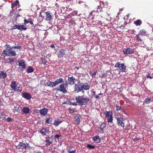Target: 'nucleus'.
I'll return each instance as SVG.
<instances>
[{"instance_id": "1", "label": "nucleus", "mask_w": 153, "mask_h": 153, "mask_svg": "<svg viewBox=\"0 0 153 153\" xmlns=\"http://www.w3.org/2000/svg\"><path fill=\"white\" fill-rule=\"evenodd\" d=\"M75 100L79 105H86L89 100L88 98L84 97L83 96H76Z\"/></svg>"}, {"instance_id": "2", "label": "nucleus", "mask_w": 153, "mask_h": 153, "mask_svg": "<svg viewBox=\"0 0 153 153\" xmlns=\"http://www.w3.org/2000/svg\"><path fill=\"white\" fill-rule=\"evenodd\" d=\"M104 113L105 116L106 118H108V122L109 123L112 124V121H113V117H112V111H105Z\"/></svg>"}, {"instance_id": "3", "label": "nucleus", "mask_w": 153, "mask_h": 153, "mask_svg": "<svg viewBox=\"0 0 153 153\" xmlns=\"http://www.w3.org/2000/svg\"><path fill=\"white\" fill-rule=\"evenodd\" d=\"M94 6L95 7H97V12H99L102 10V8L101 6V2L99 0H97L94 1Z\"/></svg>"}, {"instance_id": "4", "label": "nucleus", "mask_w": 153, "mask_h": 153, "mask_svg": "<svg viewBox=\"0 0 153 153\" xmlns=\"http://www.w3.org/2000/svg\"><path fill=\"white\" fill-rule=\"evenodd\" d=\"M114 67L116 68H118L122 72H126V66L124 63L121 64L119 62H117L115 65Z\"/></svg>"}, {"instance_id": "5", "label": "nucleus", "mask_w": 153, "mask_h": 153, "mask_svg": "<svg viewBox=\"0 0 153 153\" xmlns=\"http://www.w3.org/2000/svg\"><path fill=\"white\" fill-rule=\"evenodd\" d=\"M19 68L22 70H23L26 68L25 62L23 59L19 60L18 61Z\"/></svg>"}, {"instance_id": "6", "label": "nucleus", "mask_w": 153, "mask_h": 153, "mask_svg": "<svg viewBox=\"0 0 153 153\" xmlns=\"http://www.w3.org/2000/svg\"><path fill=\"white\" fill-rule=\"evenodd\" d=\"M4 47L6 49H18L20 51L21 50L22 48L21 46L20 45H17L15 46H13L11 47V46L7 44H6L4 46Z\"/></svg>"}, {"instance_id": "7", "label": "nucleus", "mask_w": 153, "mask_h": 153, "mask_svg": "<svg viewBox=\"0 0 153 153\" xmlns=\"http://www.w3.org/2000/svg\"><path fill=\"white\" fill-rule=\"evenodd\" d=\"M116 118L117 121V123L120 126L123 127L125 126L124 123H123V120L122 118L119 117L118 116H116Z\"/></svg>"}, {"instance_id": "8", "label": "nucleus", "mask_w": 153, "mask_h": 153, "mask_svg": "<svg viewBox=\"0 0 153 153\" xmlns=\"http://www.w3.org/2000/svg\"><path fill=\"white\" fill-rule=\"evenodd\" d=\"M27 146V145H26L25 143L20 142L19 144L16 146V148L19 149H26Z\"/></svg>"}, {"instance_id": "9", "label": "nucleus", "mask_w": 153, "mask_h": 153, "mask_svg": "<svg viewBox=\"0 0 153 153\" xmlns=\"http://www.w3.org/2000/svg\"><path fill=\"white\" fill-rule=\"evenodd\" d=\"M46 14V20L47 21H50L52 19V16L51 15L50 11H48L45 12Z\"/></svg>"}, {"instance_id": "10", "label": "nucleus", "mask_w": 153, "mask_h": 153, "mask_svg": "<svg viewBox=\"0 0 153 153\" xmlns=\"http://www.w3.org/2000/svg\"><path fill=\"white\" fill-rule=\"evenodd\" d=\"M123 52L124 54H129L134 53L133 50L132 49H131L130 48L124 49L123 50Z\"/></svg>"}, {"instance_id": "11", "label": "nucleus", "mask_w": 153, "mask_h": 153, "mask_svg": "<svg viewBox=\"0 0 153 153\" xmlns=\"http://www.w3.org/2000/svg\"><path fill=\"white\" fill-rule=\"evenodd\" d=\"M65 49H61L58 53V57L59 58H62L63 57V56L65 54Z\"/></svg>"}, {"instance_id": "12", "label": "nucleus", "mask_w": 153, "mask_h": 153, "mask_svg": "<svg viewBox=\"0 0 153 153\" xmlns=\"http://www.w3.org/2000/svg\"><path fill=\"white\" fill-rule=\"evenodd\" d=\"M82 90L81 85L79 83H77V85H75V89L74 91L77 93Z\"/></svg>"}, {"instance_id": "13", "label": "nucleus", "mask_w": 153, "mask_h": 153, "mask_svg": "<svg viewBox=\"0 0 153 153\" xmlns=\"http://www.w3.org/2000/svg\"><path fill=\"white\" fill-rule=\"evenodd\" d=\"M17 84L15 81H12L11 82L10 85V87L14 91H16V90L17 88Z\"/></svg>"}, {"instance_id": "14", "label": "nucleus", "mask_w": 153, "mask_h": 153, "mask_svg": "<svg viewBox=\"0 0 153 153\" xmlns=\"http://www.w3.org/2000/svg\"><path fill=\"white\" fill-rule=\"evenodd\" d=\"M53 138L52 137H51L46 138L45 142L46 143V145L47 146H49L53 142Z\"/></svg>"}, {"instance_id": "15", "label": "nucleus", "mask_w": 153, "mask_h": 153, "mask_svg": "<svg viewBox=\"0 0 153 153\" xmlns=\"http://www.w3.org/2000/svg\"><path fill=\"white\" fill-rule=\"evenodd\" d=\"M49 59V58L46 56H44L41 58V61L42 64L45 65L47 62V61Z\"/></svg>"}, {"instance_id": "16", "label": "nucleus", "mask_w": 153, "mask_h": 153, "mask_svg": "<svg viewBox=\"0 0 153 153\" xmlns=\"http://www.w3.org/2000/svg\"><path fill=\"white\" fill-rule=\"evenodd\" d=\"M48 110L45 108H44L39 111V113L45 116L47 114Z\"/></svg>"}, {"instance_id": "17", "label": "nucleus", "mask_w": 153, "mask_h": 153, "mask_svg": "<svg viewBox=\"0 0 153 153\" xmlns=\"http://www.w3.org/2000/svg\"><path fill=\"white\" fill-rule=\"evenodd\" d=\"M17 51V50H16V49H12L10 51V52L9 54H7L8 56H16L17 55V54L16 53V51Z\"/></svg>"}, {"instance_id": "18", "label": "nucleus", "mask_w": 153, "mask_h": 153, "mask_svg": "<svg viewBox=\"0 0 153 153\" xmlns=\"http://www.w3.org/2000/svg\"><path fill=\"white\" fill-rule=\"evenodd\" d=\"M81 87L82 90H87L89 88L90 86L88 85V83H85L83 84L82 85H81Z\"/></svg>"}, {"instance_id": "19", "label": "nucleus", "mask_w": 153, "mask_h": 153, "mask_svg": "<svg viewBox=\"0 0 153 153\" xmlns=\"http://www.w3.org/2000/svg\"><path fill=\"white\" fill-rule=\"evenodd\" d=\"M76 81L74 77H68V82L70 84H74Z\"/></svg>"}, {"instance_id": "20", "label": "nucleus", "mask_w": 153, "mask_h": 153, "mask_svg": "<svg viewBox=\"0 0 153 153\" xmlns=\"http://www.w3.org/2000/svg\"><path fill=\"white\" fill-rule=\"evenodd\" d=\"M80 116L79 115H77L74 117L75 123L76 124H78L80 123Z\"/></svg>"}, {"instance_id": "21", "label": "nucleus", "mask_w": 153, "mask_h": 153, "mask_svg": "<svg viewBox=\"0 0 153 153\" xmlns=\"http://www.w3.org/2000/svg\"><path fill=\"white\" fill-rule=\"evenodd\" d=\"M22 111L24 113L27 114L30 113V109L28 107H24L22 109Z\"/></svg>"}, {"instance_id": "22", "label": "nucleus", "mask_w": 153, "mask_h": 153, "mask_svg": "<svg viewBox=\"0 0 153 153\" xmlns=\"http://www.w3.org/2000/svg\"><path fill=\"white\" fill-rule=\"evenodd\" d=\"M27 28L24 25H18V29L20 30H26L27 29Z\"/></svg>"}, {"instance_id": "23", "label": "nucleus", "mask_w": 153, "mask_h": 153, "mask_svg": "<svg viewBox=\"0 0 153 153\" xmlns=\"http://www.w3.org/2000/svg\"><path fill=\"white\" fill-rule=\"evenodd\" d=\"M96 11L93 10L92 12H91L89 14L88 18L93 19L95 18V13Z\"/></svg>"}, {"instance_id": "24", "label": "nucleus", "mask_w": 153, "mask_h": 153, "mask_svg": "<svg viewBox=\"0 0 153 153\" xmlns=\"http://www.w3.org/2000/svg\"><path fill=\"white\" fill-rule=\"evenodd\" d=\"M22 97L27 100L30 99L31 98V96L30 94L28 93H25L24 94L22 95Z\"/></svg>"}, {"instance_id": "25", "label": "nucleus", "mask_w": 153, "mask_h": 153, "mask_svg": "<svg viewBox=\"0 0 153 153\" xmlns=\"http://www.w3.org/2000/svg\"><path fill=\"white\" fill-rule=\"evenodd\" d=\"M59 90L62 92H63L64 93H65L67 92V90H66L64 85H61L59 86Z\"/></svg>"}, {"instance_id": "26", "label": "nucleus", "mask_w": 153, "mask_h": 153, "mask_svg": "<svg viewBox=\"0 0 153 153\" xmlns=\"http://www.w3.org/2000/svg\"><path fill=\"white\" fill-rule=\"evenodd\" d=\"M92 140L97 143H99L100 142V139L98 136L94 137L92 138Z\"/></svg>"}, {"instance_id": "27", "label": "nucleus", "mask_w": 153, "mask_h": 153, "mask_svg": "<svg viewBox=\"0 0 153 153\" xmlns=\"http://www.w3.org/2000/svg\"><path fill=\"white\" fill-rule=\"evenodd\" d=\"M62 122V121H60L59 120H54V122L53 123V125L55 126H58L59 124Z\"/></svg>"}, {"instance_id": "28", "label": "nucleus", "mask_w": 153, "mask_h": 153, "mask_svg": "<svg viewBox=\"0 0 153 153\" xmlns=\"http://www.w3.org/2000/svg\"><path fill=\"white\" fill-rule=\"evenodd\" d=\"M93 23L94 25H101L102 23L101 20L97 19H95V21L93 22Z\"/></svg>"}, {"instance_id": "29", "label": "nucleus", "mask_w": 153, "mask_h": 153, "mask_svg": "<svg viewBox=\"0 0 153 153\" xmlns=\"http://www.w3.org/2000/svg\"><path fill=\"white\" fill-rule=\"evenodd\" d=\"M34 69L33 68L30 66H28L26 69L27 72L28 73H30L33 72L34 71Z\"/></svg>"}, {"instance_id": "30", "label": "nucleus", "mask_w": 153, "mask_h": 153, "mask_svg": "<svg viewBox=\"0 0 153 153\" xmlns=\"http://www.w3.org/2000/svg\"><path fill=\"white\" fill-rule=\"evenodd\" d=\"M146 33V31L144 29L141 30L139 33V35H140L145 36Z\"/></svg>"}, {"instance_id": "31", "label": "nucleus", "mask_w": 153, "mask_h": 153, "mask_svg": "<svg viewBox=\"0 0 153 153\" xmlns=\"http://www.w3.org/2000/svg\"><path fill=\"white\" fill-rule=\"evenodd\" d=\"M153 99L152 98H147L145 100V102L147 104H149L153 101Z\"/></svg>"}, {"instance_id": "32", "label": "nucleus", "mask_w": 153, "mask_h": 153, "mask_svg": "<svg viewBox=\"0 0 153 153\" xmlns=\"http://www.w3.org/2000/svg\"><path fill=\"white\" fill-rule=\"evenodd\" d=\"M46 85L48 86L51 87H53L55 86L54 82H52L50 81L47 82L46 83Z\"/></svg>"}, {"instance_id": "33", "label": "nucleus", "mask_w": 153, "mask_h": 153, "mask_svg": "<svg viewBox=\"0 0 153 153\" xmlns=\"http://www.w3.org/2000/svg\"><path fill=\"white\" fill-rule=\"evenodd\" d=\"M142 23L141 21L138 19L134 22V24L137 26L140 25Z\"/></svg>"}, {"instance_id": "34", "label": "nucleus", "mask_w": 153, "mask_h": 153, "mask_svg": "<svg viewBox=\"0 0 153 153\" xmlns=\"http://www.w3.org/2000/svg\"><path fill=\"white\" fill-rule=\"evenodd\" d=\"M62 81V78H60L57 79L54 82L55 85H58L59 83H61Z\"/></svg>"}, {"instance_id": "35", "label": "nucleus", "mask_w": 153, "mask_h": 153, "mask_svg": "<svg viewBox=\"0 0 153 153\" xmlns=\"http://www.w3.org/2000/svg\"><path fill=\"white\" fill-rule=\"evenodd\" d=\"M40 132L43 135L45 136L46 134V129L45 128H43L40 130Z\"/></svg>"}, {"instance_id": "36", "label": "nucleus", "mask_w": 153, "mask_h": 153, "mask_svg": "<svg viewBox=\"0 0 153 153\" xmlns=\"http://www.w3.org/2000/svg\"><path fill=\"white\" fill-rule=\"evenodd\" d=\"M19 4V2L18 0L15 1L13 3L11 4V7L13 8L14 7L17 6Z\"/></svg>"}, {"instance_id": "37", "label": "nucleus", "mask_w": 153, "mask_h": 153, "mask_svg": "<svg viewBox=\"0 0 153 153\" xmlns=\"http://www.w3.org/2000/svg\"><path fill=\"white\" fill-rule=\"evenodd\" d=\"M10 50V49H6V50H4L3 51V53L5 54V56H8L7 54H9Z\"/></svg>"}, {"instance_id": "38", "label": "nucleus", "mask_w": 153, "mask_h": 153, "mask_svg": "<svg viewBox=\"0 0 153 153\" xmlns=\"http://www.w3.org/2000/svg\"><path fill=\"white\" fill-rule=\"evenodd\" d=\"M8 63H11L15 62V59L13 58H9L7 59Z\"/></svg>"}, {"instance_id": "39", "label": "nucleus", "mask_w": 153, "mask_h": 153, "mask_svg": "<svg viewBox=\"0 0 153 153\" xmlns=\"http://www.w3.org/2000/svg\"><path fill=\"white\" fill-rule=\"evenodd\" d=\"M135 38L136 39V40L138 42H143V40L139 36V35H137Z\"/></svg>"}, {"instance_id": "40", "label": "nucleus", "mask_w": 153, "mask_h": 153, "mask_svg": "<svg viewBox=\"0 0 153 153\" xmlns=\"http://www.w3.org/2000/svg\"><path fill=\"white\" fill-rule=\"evenodd\" d=\"M7 74L4 71H0V76H6Z\"/></svg>"}, {"instance_id": "41", "label": "nucleus", "mask_w": 153, "mask_h": 153, "mask_svg": "<svg viewBox=\"0 0 153 153\" xmlns=\"http://www.w3.org/2000/svg\"><path fill=\"white\" fill-rule=\"evenodd\" d=\"M20 108V106L19 105H16L14 106V111H18Z\"/></svg>"}, {"instance_id": "42", "label": "nucleus", "mask_w": 153, "mask_h": 153, "mask_svg": "<svg viewBox=\"0 0 153 153\" xmlns=\"http://www.w3.org/2000/svg\"><path fill=\"white\" fill-rule=\"evenodd\" d=\"M87 147L88 148L90 149H94L95 148L94 146L90 144H88L87 145Z\"/></svg>"}, {"instance_id": "43", "label": "nucleus", "mask_w": 153, "mask_h": 153, "mask_svg": "<svg viewBox=\"0 0 153 153\" xmlns=\"http://www.w3.org/2000/svg\"><path fill=\"white\" fill-rule=\"evenodd\" d=\"M52 122V119L49 118H47L46 119V123L51 124V123Z\"/></svg>"}, {"instance_id": "44", "label": "nucleus", "mask_w": 153, "mask_h": 153, "mask_svg": "<svg viewBox=\"0 0 153 153\" xmlns=\"http://www.w3.org/2000/svg\"><path fill=\"white\" fill-rule=\"evenodd\" d=\"M102 16L100 15H97L95 16V18L94 19L96 20H101Z\"/></svg>"}, {"instance_id": "45", "label": "nucleus", "mask_w": 153, "mask_h": 153, "mask_svg": "<svg viewBox=\"0 0 153 153\" xmlns=\"http://www.w3.org/2000/svg\"><path fill=\"white\" fill-rule=\"evenodd\" d=\"M105 126V123H102L100 126V128L102 130L104 129V128Z\"/></svg>"}, {"instance_id": "46", "label": "nucleus", "mask_w": 153, "mask_h": 153, "mask_svg": "<svg viewBox=\"0 0 153 153\" xmlns=\"http://www.w3.org/2000/svg\"><path fill=\"white\" fill-rule=\"evenodd\" d=\"M116 110L117 111H118L119 110H120L121 108V105H119L118 104H116Z\"/></svg>"}, {"instance_id": "47", "label": "nucleus", "mask_w": 153, "mask_h": 153, "mask_svg": "<svg viewBox=\"0 0 153 153\" xmlns=\"http://www.w3.org/2000/svg\"><path fill=\"white\" fill-rule=\"evenodd\" d=\"M17 88L18 89L17 90L16 89V91H17V93L19 94L22 92V88L20 87H18Z\"/></svg>"}, {"instance_id": "48", "label": "nucleus", "mask_w": 153, "mask_h": 153, "mask_svg": "<svg viewBox=\"0 0 153 153\" xmlns=\"http://www.w3.org/2000/svg\"><path fill=\"white\" fill-rule=\"evenodd\" d=\"M28 23H29L28 20H27V19L25 18V19H24V24L25 25H26Z\"/></svg>"}, {"instance_id": "49", "label": "nucleus", "mask_w": 153, "mask_h": 153, "mask_svg": "<svg viewBox=\"0 0 153 153\" xmlns=\"http://www.w3.org/2000/svg\"><path fill=\"white\" fill-rule=\"evenodd\" d=\"M29 23H30L31 25H33V23L32 19L30 18L28 19Z\"/></svg>"}, {"instance_id": "50", "label": "nucleus", "mask_w": 153, "mask_h": 153, "mask_svg": "<svg viewBox=\"0 0 153 153\" xmlns=\"http://www.w3.org/2000/svg\"><path fill=\"white\" fill-rule=\"evenodd\" d=\"M12 118L10 117H8L6 119V120L8 122H9L10 121H11L12 120Z\"/></svg>"}, {"instance_id": "51", "label": "nucleus", "mask_w": 153, "mask_h": 153, "mask_svg": "<svg viewBox=\"0 0 153 153\" xmlns=\"http://www.w3.org/2000/svg\"><path fill=\"white\" fill-rule=\"evenodd\" d=\"M18 27V25H16L15 26H13V29H17Z\"/></svg>"}, {"instance_id": "52", "label": "nucleus", "mask_w": 153, "mask_h": 153, "mask_svg": "<svg viewBox=\"0 0 153 153\" xmlns=\"http://www.w3.org/2000/svg\"><path fill=\"white\" fill-rule=\"evenodd\" d=\"M60 136L61 135H60L56 134L55 136V137L57 138V139H58Z\"/></svg>"}, {"instance_id": "53", "label": "nucleus", "mask_w": 153, "mask_h": 153, "mask_svg": "<svg viewBox=\"0 0 153 153\" xmlns=\"http://www.w3.org/2000/svg\"><path fill=\"white\" fill-rule=\"evenodd\" d=\"M77 102H74V103L71 102V104L72 105L76 106L77 105Z\"/></svg>"}, {"instance_id": "54", "label": "nucleus", "mask_w": 153, "mask_h": 153, "mask_svg": "<svg viewBox=\"0 0 153 153\" xmlns=\"http://www.w3.org/2000/svg\"><path fill=\"white\" fill-rule=\"evenodd\" d=\"M69 111H70V113H73L74 112V109H69Z\"/></svg>"}, {"instance_id": "55", "label": "nucleus", "mask_w": 153, "mask_h": 153, "mask_svg": "<svg viewBox=\"0 0 153 153\" xmlns=\"http://www.w3.org/2000/svg\"><path fill=\"white\" fill-rule=\"evenodd\" d=\"M90 73L91 74V75L92 76H95L96 74V72H94L93 73H92V74L91 73V72L90 71Z\"/></svg>"}, {"instance_id": "56", "label": "nucleus", "mask_w": 153, "mask_h": 153, "mask_svg": "<svg viewBox=\"0 0 153 153\" xmlns=\"http://www.w3.org/2000/svg\"><path fill=\"white\" fill-rule=\"evenodd\" d=\"M76 152V150H72L69 151L68 153H75Z\"/></svg>"}, {"instance_id": "57", "label": "nucleus", "mask_w": 153, "mask_h": 153, "mask_svg": "<svg viewBox=\"0 0 153 153\" xmlns=\"http://www.w3.org/2000/svg\"><path fill=\"white\" fill-rule=\"evenodd\" d=\"M94 96L96 99H98L99 97V96L97 95L96 94L94 95Z\"/></svg>"}, {"instance_id": "58", "label": "nucleus", "mask_w": 153, "mask_h": 153, "mask_svg": "<svg viewBox=\"0 0 153 153\" xmlns=\"http://www.w3.org/2000/svg\"><path fill=\"white\" fill-rule=\"evenodd\" d=\"M72 13L73 14V15H76L77 14L76 12L75 11L73 12Z\"/></svg>"}, {"instance_id": "59", "label": "nucleus", "mask_w": 153, "mask_h": 153, "mask_svg": "<svg viewBox=\"0 0 153 153\" xmlns=\"http://www.w3.org/2000/svg\"><path fill=\"white\" fill-rule=\"evenodd\" d=\"M33 153H42V152L40 151H35Z\"/></svg>"}, {"instance_id": "60", "label": "nucleus", "mask_w": 153, "mask_h": 153, "mask_svg": "<svg viewBox=\"0 0 153 153\" xmlns=\"http://www.w3.org/2000/svg\"><path fill=\"white\" fill-rule=\"evenodd\" d=\"M51 47L53 48H55V46H54V45H51Z\"/></svg>"}, {"instance_id": "61", "label": "nucleus", "mask_w": 153, "mask_h": 153, "mask_svg": "<svg viewBox=\"0 0 153 153\" xmlns=\"http://www.w3.org/2000/svg\"><path fill=\"white\" fill-rule=\"evenodd\" d=\"M79 68V67H76L74 69L75 70H78Z\"/></svg>"}, {"instance_id": "62", "label": "nucleus", "mask_w": 153, "mask_h": 153, "mask_svg": "<svg viewBox=\"0 0 153 153\" xmlns=\"http://www.w3.org/2000/svg\"><path fill=\"white\" fill-rule=\"evenodd\" d=\"M40 46H41V45H40V43H38L37 44V46L38 47H40Z\"/></svg>"}, {"instance_id": "63", "label": "nucleus", "mask_w": 153, "mask_h": 153, "mask_svg": "<svg viewBox=\"0 0 153 153\" xmlns=\"http://www.w3.org/2000/svg\"><path fill=\"white\" fill-rule=\"evenodd\" d=\"M55 6H56L57 7H58L59 6V5H58V4L57 3H56L55 4Z\"/></svg>"}, {"instance_id": "64", "label": "nucleus", "mask_w": 153, "mask_h": 153, "mask_svg": "<svg viewBox=\"0 0 153 153\" xmlns=\"http://www.w3.org/2000/svg\"><path fill=\"white\" fill-rule=\"evenodd\" d=\"M120 28H124V26H123V25H122L120 26Z\"/></svg>"}]
</instances>
